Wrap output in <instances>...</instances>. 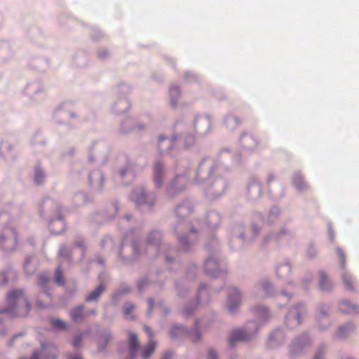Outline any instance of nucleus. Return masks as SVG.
Returning <instances> with one entry per match:
<instances>
[{"mask_svg":"<svg viewBox=\"0 0 359 359\" xmlns=\"http://www.w3.org/2000/svg\"><path fill=\"white\" fill-rule=\"evenodd\" d=\"M283 271L285 273V275H287L290 272V267L287 264H282L279 266L276 270V273L278 276H283L280 274V272Z\"/></svg>","mask_w":359,"mask_h":359,"instance_id":"obj_29","label":"nucleus"},{"mask_svg":"<svg viewBox=\"0 0 359 359\" xmlns=\"http://www.w3.org/2000/svg\"><path fill=\"white\" fill-rule=\"evenodd\" d=\"M320 287L322 290H328L330 287V283L324 272L320 273Z\"/></svg>","mask_w":359,"mask_h":359,"instance_id":"obj_22","label":"nucleus"},{"mask_svg":"<svg viewBox=\"0 0 359 359\" xmlns=\"http://www.w3.org/2000/svg\"><path fill=\"white\" fill-rule=\"evenodd\" d=\"M342 280L347 289H353V283L351 276H349L348 273H344L342 275Z\"/></svg>","mask_w":359,"mask_h":359,"instance_id":"obj_26","label":"nucleus"},{"mask_svg":"<svg viewBox=\"0 0 359 359\" xmlns=\"http://www.w3.org/2000/svg\"><path fill=\"white\" fill-rule=\"evenodd\" d=\"M54 281L60 286H63L65 285V278L60 266L57 267L55 270Z\"/></svg>","mask_w":359,"mask_h":359,"instance_id":"obj_20","label":"nucleus"},{"mask_svg":"<svg viewBox=\"0 0 359 359\" xmlns=\"http://www.w3.org/2000/svg\"><path fill=\"white\" fill-rule=\"evenodd\" d=\"M72 359H82V358L80 355H76L74 358H73Z\"/></svg>","mask_w":359,"mask_h":359,"instance_id":"obj_48","label":"nucleus"},{"mask_svg":"<svg viewBox=\"0 0 359 359\" xmlns=\"http://www.w3.org/2000/svg\"><path fill=\"white\" fill-rule=\"evenodd\" d=\"M187 334V330L182 325H175L170 331V335L175 338L178 335H184Z\"/></svg>","mask_w":359,"mask_h":359,"instance_id":"obj_21","label":"nucleus"},{"mask_svg":"<svg viewBox=\"0 0 359 359\" xmlns=\"http://www.w3.org/2000/svg\"><path fill=\"white\" fill-rule=\"evenodd\" d=\"M251 328L255 330L254 332H245L242 330H236L232 331L229 339V344L231 346H234L236 342L241 341H245L250 339L254 333L257 331V323L254 321L249 323Z\"/></svg>","mask_w":359,"mask_h":359,"instance_id":"obj_3","label":"nucleus"},{"mask_svg":"<svg viewBox=\"0 0 359 359\" xmlns=\"http://www.w3.org/2000/svg\"><path fill=\"white\" fill-rule=\"evenodd\" d=\"M85 314H86V316H90V315H95L96 314V310L95 309H92V310L88 311L86 313H85Z\"/></svg>","mask_w":359,"mask_h":359,"instance_id":"obj_39","label":"nucleus"},{"mask_svg":"<svg viewBox=\"0 0 359 359\" xmlns=\"http://www.w3.org/2000/svg\"><path fill=\"white\" fill-rule=\"evenodd\" d=\"M205 272L210 276H217L220 273L218 263L215 259L208 258L205 262Z\"/></svg>","mask_w":359,"mask_h":359,"instance_id":"obj_8","label":"nucleus"},{"mask_svg":"<svg viewBox=\"0 0 359 359\" xmlns=\"http://www.w3.org/2000/svg\"><path fill=\"white\" fill-rule=\"evenodd\" d=\"M184 313H185V315H189V313L186 311H184Z\"/></svg>","mask_w":359,"mask_h":359,"instance_id":"obj_51","label":"nucleus"},{"mask_svg":"<svg viewBox=\"0 0 359 359\" xmlns=\"http://www.w3.org/2000/svg\"><path fill=\"white\" fill-rule=\"evenodd\" d=\"M158 248V243H153V242L151 241H149V245H148L149 250H150L151 249L157 250Z\"/></svg>","mask_w":359,"mask_h":359,"instance_id":"obj_33","label":"nucleus"},{"mask_svg":"<svg viewBox=\"0 0 359 359\" xmlns=\"http://www.w3.org/2000/svg\"><path fill=\"white\" fill-rule=\"evenodd\" d=\"M241 302V294L235 287L228 289L227 307L229 311L233 312Z\"/></svg>","mask_w":359,"mask_h":359,"instance_id":"obj_6","label":"nucleus"},{"mask_svg":"<svg viewBox=\"0 0 359 359\" xmlns=\"http://www.w3.org/2000/svg\"><path fill=\"white\" fill-rule=\"evenodd\" d=\"M179 241L180 244L182 245L183 250H186L187 249V237H180L179 236Z\"/></svg>","mask_w":359,"mask_h":359,"instance_id":"obj_32","label":"nucleus"},{"mask_svg":"<svg viewBox=\"0 0 359 359\" xmlns=\"http://www.w3.org/2000/svg\"><path fill=\"white\" fill-rule=\"evenodd\" d=\"M50 321L51 325L56 330H65L67 329V323L60 318H51Z\"/></svg>","mask_w":359,"mask_h":359,"instance_id":"obj_18","label":"nucleus"},{"mask_svg":"<svg viewBox=\"0 0 359 359\" xmlns=\"http://www.w3.org/2000/svg\"><path fill=\"white\" fill-rule=\"evenodd\" d=\"M305 311L304 305L299 304L296 307L292 308L288 315L286 317V324L290 327L293 328L300 324V316Z\"/></svg>","mask_w":359,"mask_h":359,"instance_id":"obj_4","label":"nucleus"},{"mask_svg":"<svg viewBox=\"0 0 359 359\" xmlns=\"http://www.w3.org/2000/svg\"><path fill=\"white\" fill-rule=\"evenodd\" d=\"M205 292V291L204 290V288L202 286L200 289V291H199V297L201 298V296L203 293Z\"/></svg>","mask_w":359,"mask_h":359,"instance_id":"obj_42","label":"nucleus"},{"mask_svg":"<svg viewBox=\"0 0 359 359\" xmlns=\"http://www.w3.org/2000/svg\"><path fill=\"white\" fill-rule=\"evenodd\" d=\"M339 310L342 313H354L358 311V309L355 305L350 304L348 302H341L339 304Z\"/></svg>","mask_w":359,"mask_h":359,"instance_id":"obj_15","label":"nucleus"},{"mask_svg":"<svg viewBox=\"0 0 359 359\" xmlns=\"http://www.w3.org/2000/svg\"><path fill=\"white\" fill-rule=\"evenodd\" d=\"M0 280H2L3 285L8 283V279L5 273H0Z\"/></svg>","mask_w":359,"mask_h":359,"instance_id":"obj_35","label":"nucleus"},{"mask_svg":"<svg viewBox=\"0 0 359 359\" xmlns=\"http://www.w3.org/2000/svg\"><path fill=\"white\" fill-rule=\"evenodd\" d=\"M148 304H149V312H151L153 309L154 302L152 299H149L148 300Z\"/></svg>","mask_w":359,"mask_h":359,"instance_id":"obj_37","label":"nucleus"},{"mask_svg":"<svg viewBox=\"0 0 359 359\" xmlns=\"http://www.w3.org/2000/svg\"><path fill=\"white\" fill-rule=\"evenodd\" d=\"M69 316L72 321L75 323L82 322L86 317L84 306L80 305L74 307L69 311Z\"/></svg>","mask_w":359,"mask_h":359,"instance_id":"obj_9","label":"nucleus"},{"mask_svg":"<svg viewBox=\"0 0 359 359\" xmlns=\"http://www.w3.org/2000/svg\"><path fill=\"white\" fill-rule=\"evenodd\" d=\"M208 359H217V354L213 350L209 351Z\"/></svg>","mask_w":359,"mask_h":359,"instance_id":"obj_34","label":"nucleus"},{"mask_svg":"<svg viewBox=\"0 0 359 359\" xmlns=\"http://www.w3.org/2000/svg\"><path fill=\"white\" fill-rule=\"evenodd\" d=\"M134 310V305L130 303H126L123 307V313L128 319H133L134 316L131 315Z\"/></svg>","mask_w":359,"mask_h":359,"instance_id":"obj_23","label":"nucleus"},{"mask_svg":"<svg viewBox=\"0 0 359 359\" xmlns=\"http://www.w3.org/2000/svg\"><path fill=\"white\" fill-rule=\"evenodd\" d=\"M180 229H181V226H178V227H177V229H176V231H177L180 230Z\"/></svg>","mask_w":359,"mask_h":359,"instance_id":"obj_50","label":"nucleus"},{"mask_svg":"<svg viewBox=\"0 0 359 359\" xmlns=\"http://www.w3.org/2000/svg\"><path fill=\"white\" fill-rule=\"evenodd\" d=\"M144 329L148 334L149 341L147 345L143 349L142 356L143 358L147 359L155 351L156 343L153 340V334L149 327L144 325Z\"/></svg>","mask_w":359,"mask_h":359,"instance_id":"obj_7","label":"nucleus"},{"mask_svg":"<svg viewBox=\"0 0 359 359\" xmlns=\"http://www.w3.org/2000/svg\"><path fill=\"white\" fill-rule=\"evenodd\" d=\"M189 137L191 140H194V137H193L192 136H189Z\"/></svg>","mask_w":359,"mask_h":359,"instance_id":"obj_52","label":"nucleus"},{"mask_svg":"<svg viewBox=\"0 0 359 359\" xmlns=\"http://www.w3.org/2000/svg\"><path fill=\"white\" fill-rule=\"evenodd\" d=\"M190 337L192 341H196L199 339L200 335L198 331V327H196V330L193 333L191 334Z\"/></svg>","mask_w":359,"mask_h":359,"instance_id":"obj_31","label":"nucleus"},{"mask_svg":"<svg viewBox=\"0 0 359 359\" xmlns=\"http://www.w3.org/2000/svg\"><path fill=\"white\" fill-rule=\"evenodd\" d=\"M338 254L340 256L341 264L344 266L345 264V255H344L343 252L341 250H338Z\"/></svg>","mask_w":359,"mask_h":359,"instance_id":"obj_36","label":"nucleus"},{"mask_svg":"<svg viewBox=\"0 0 359 359\" xmlns=\"http://www.w3.org/2000/svg\"><path fill=\"white\" fill-rule=\"evenodd\" d=\"M44 178V174L43 172L39 169L37 168L35 170V175H34V180L36 184H40L43 182V180Z\"/></svg>","mask_w":359,"mask_h":359,"instance_id":"obj_27","label":"nucleus"},{"mask_svg":"<svg viewBox=\"0 0 359 359\" xmlns=\"http://www.w3.org/2000/svg\"><path fill=\"white\" fill-rule=\"evenodd\" d=\"M269 285H270V284H269V283H266V284L264 285V290H267V287H269Z\"/></svg>","mask_w":359,"mask_h":359,"instance_id":"obj_46","label":"nucleus"},{"mask_svg":"<svg viewBox=\"0 0 359 359\" xmlns=\"http://www.w3.org/2000/svg\"><path fill=\"white\" fill-rule=\"evenodd\" d=\"M82 343V334H80L76 337V338L73 341L72 345L74 347L77 348L81 345Z\"/></svg>","mask_w":359,"mask_h":359,"instance_id":"obj_30","label":"nucleus"},{"mask_svg":"<svg viewBox=\"0 0 359 359\" xmlns=\"http://www.w3.org/2000/svg\"><path fill=\"white\" fill-rule=\"evenodd\" d=\"M180 90L177 86H172L170 90V96L171 104L175 107L177 102V98L180 96Z\"/></svg>","mask_w":359,"mask_h":359,"instance_id":"obj_19","label":"nucleus"},{"mask_svg":"<svg viewBox=\"0 0 359 359\" xmlns=\"http://www.w3.org/2000/svg\"><path fill=\"white\" fill-rule=\"evenodd\" d=\"M130 355L133 357L140 346V343L135 334H130L128 338Z\"/></svg>","mask_w":359,"mask_h":359,"instance_id":"obj_12","label":"nucleus"},{"mask_svg":"<svg viewBox=\"0 0 359 359\" xmlns=\"http://www.w3.org/2000/svg\"><path fill=\"white\" fill-rule=\"evenodd\" d=\"M144 283H146V281L142 280V281L140 283L139 287H140V288H141V287H143V285H144Z\"/></svg>","mask_w":359,"mask_h":359,"instance_id":"obj_45","label":"nucleus"},{"mask_svg":"<svg viewBox=\"0 0 359 359\" xmlns=\"http://www.w3.org/2000/svg\"><path fill=\"white\" fill-rule=\"evenodd\" d=\"M37 304H38V306H39V307H41V308H42V307H44V305H43V304H42L40 302H39L37 303Z\"/></svg>","mask_w":359,"mask_h":359,"instance_id":"obj_47","label":"nucleus"},{"mask_svg":"<svg viewBox=\"0 0 359 359\" xmlns=\"http://www.w3.org/2000/svg\"><path fill=\"white\" fill-rule=\"evenodd\" d=\"M139 192L141 195L140 197L137 196L138 193L137 191L133 192L132 198L137 203H144L146 199V195L142 190H140Z\"/></svg>","mask_w":359,"mask_h":359,"instance_id":"obj_24","label":"nucleus"},{"mask_svg":"<svg viewBox=\"0 0 359 359\" xmlns=\"http://www.w3.org/2000/svg\"><path fill=\"white\" fill-rule=\"evenodd\" d=\"M240 141L244 148L249 149L256 147L259 144L257 140L254 136L248 133H243Z\"/></svg>","mask_w":359,"mask_h":359,"instance_id":"obj_10","label":"nucleus"},{"mask_svg":"<svg viewBox=\"0 0 359 359\" xmlns=\"http://www.w3.org/2000/svg\"><path fill=\"white\" fill-rule=\"evenodd\" d=\"M354 330V326L351 324L348 323L344 326H341L339 328L337 332V337L339 338H342L346 336H347L349 333L353 332Z\"/></svg>","mask_w":359,"mask_h":359,"instance_id":"obj_16","label":"nucleus"},{"mask_svg":"<svg viewBox=\"0 0 359 359\" xmlns=\"http://www.w3.org/2000/svg\"><path fill=\"white\" fill-rule=\"evenodd\" d=\"M17 233L14 229L6 226L0 233V248L10 251L16 247Z\"/></svg>","mask_w":359,"mask_h":359,"instance_id":"obj_2","label":"nucleus"},{"mask_svg":"<svg viewBox=\"0 0 359 359\" xmlns=\"http://www.w3.org/2000/svg\"><path fill=\"white\" fill-rule=\"evenodd\" d=\"M273 180V176H269V177H268V183H270Z\"/></svg>","mask_w":359,"mask_h":359,"instance_id":"obj_43","label":"nucleus"},{"mask_svg":"<svg viewBox=\"0 0 359 359\" xmlns=\"http://www.w3.org/2000/svg\"><path fill=\"white\" fill-rule=\"evenodd\" d=\"M172 356V354L171 353L165 352L163 354L162 359H171Z\"/></svg>","mask_w":359,"mask_h":359,"instance_id":"obj_38","label":"nucleus"},{"mask_svg":"<svg viewBox=\"0 0 359 359\" xmlns=\"http://www.w3.org/2000/svg\"><path fill=\"white\" fill-rule=\"evenodd\" d=\"M226 123L228 126L233 128L240 124L241 121L237 117H229L227 118Z\"/></svg>","mask_w":359,"mask_h":359,"instance_id":"obj_28","label":"nucleus"},{"mask_svg":"<svg viewBox=\"0 0 359 359\" xmlns=\"http://www.w3.org/2000/svg\"><path fill=\"white\" fill-rule=\"evenodd\" d=\"M124 175H125V172H121V175H122V176H124Z\"/></svg>","mask_w":359,"mask_h":359,"instance_id":"obj_53","label":"nucleus"},{"mask_svg":"<svg viewBox=\"0 0 359 359\" xmlns=\"http://www.w3.org/2000/svg\"><path fill=\"white\" fill-rule=\"evenodd\" d=\"M50 281L49 277L43 273L39 276L38 284L44 290L46 296L50 298L49 294L46 292V286Z\"/></svg>","mask_w":359,"mask_h":359,"instance_id":"obj_17","label":"nucleus"},{"mask_svg":"<svg viewBox=\"0 0 359 359\" xmlns=\"http://www.w3.org/2000/svg\"><path fill=\"white\" fill-rule=\"evenodd\" d=\"M14 339H13L11 341V343H10V346L11 345V344L13 343V341Z\"/></svg>","mask_w":359,"mask_h":359,"instance_id":"obj_54","label":"nucleus"},{"mask_svg":"<svg viewBox=\"0 0 359 359\" xmlns=\"http://www.w3.org/2000/svg\"><path fill=\"white\" fill-rule=\"evenodd\" d=\"M7 306L0 310L10 317H25L29 313L31 306L24 292L20 290L11 291L6 298Z\"/></svg>","mask_w":359,"mask_h":359,"instance_id":"obj_1","label":"nucleus"},{"mask_svg":"<svg viewBox=\"0 0 359 359\" xmlns=\"http://www.w3.org/2000/svg\"><path fill=\"white\" fill-rule=\"evenodd\" d=\"M313 359H323V353L320 352L316 353Z\"/></svg>","mask_w":359,"mask_h":359,"instance_id":"obj_40","label":"nucleus"},{"mask_svg":"<svg viewBox=\"0 0 359 359\" xmlns=\"http://www.w3.org/2000/svg\"><path fill=\"white\" fill-rule=\"evenodd\" d=\"M165 140V137H161H161H159V141H160V142H161V141H162V140Z\"/></svg>","mask_w":359,"mask_h":359,"instance_id":"obj_49","label":"nucleus"},{"mask_svg":"<svg viewBox=\"0 0 359 359\" xmlns=\"http://www.w3.org/2000/svg\"><path fill=\"white\" fill-rule=\"evenodd\" d=\"M111 339V336L109 334L101 336L98 341V348L100 350H102L104 346L108 344Z\"/></svg>","mask_w":359,"mask_h":359,"instance_id":"obj_25","label":"nucleus"},{"mask_svg":"<svg viewBox=\"0 0 359 359\" xmlns=\"http://www.w3.org/2000/svg\"><path fill=\"white\" fill-rule=\"evenodd\" d=\"M188 183V180L185 176H177L171 183L167 191V194L172 196L173 194L184 189Z\"/></svg>","mask_w":359,"mask_h":359,"instance_id":"obj_5","label":"nucleus"},{"mask_svg":"<svg viewBox=\"0 0 359 359\" xmlns=\"http://www.w3.org/2000/svg\"><path fill=\"white\" fill-rule=\"evenodd\" d=\"M163 175V165L161 163L157 162L154 166V182L157 187H161L162 184L161 177Z\"/></svg>","mask_w":359,"mask_h":359,"instance_id":"obj_14","label":"nucleus"},{"mask_svg":"<svg viewBox=\"0 0 359 359\" xmlns=\"http://www.w3.org/2000/svg\"><path fill=\"white\" fill-rule=\"evenodd\" d=\"M104 289L103 284L100 285L86 297V302H89L96 301L104 292Z\"/></svg>","mask_w":359,"mask_h":359,"instance_id":"obj_13","label":"nucleus"},{"mask_svg":"<svg viewBox=\"0 0 359 359\" xmlns=\"http://www.w3.org/2000/svg\"><path fill=\"white\" fill-rule=\"evenodd\" d=\"M123 103L127 105L126 109H128V103L126 101L121 100H119L117 104H123Z\"/></svg>","mask_w":359,"mask_h":359,"instance_id":"obj_41","label":"nucleus"},{"mask_svg":"<svg viewBox=\"0 0 359 359\" xmlns=\"http://www.w3.org/2000/svg\"><path fill=\"white\" fill-rule=\"evenodd\" d=\"M41 348L45 359H56L57 350L54 346L41 344Z\"/></svg>","mask_w":359,"mask_h":359,"instance_id":"obj_11","label":"nucleus"},{"mask_svg":"<svg viewBox=\"0 0 359 359\" xmlns=\"http://www.w3.org/2000/svg\"><path fill=\"white\" fill-rule=\"evenodd\" d=\"M296 346H300V344L299 342H297L295 344H294L292 346V348H294Z\"/></svg>","mask_w":359,"mask_h":359,"instance_id":"obj_44","label":"nucleus"}]
</instances>
